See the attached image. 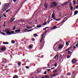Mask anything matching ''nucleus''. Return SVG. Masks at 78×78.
<instances>
[{
	"instance_id": "nucleus-27",
	"label": "nucleus",
	"mask_w": 78,
	"mask_h": 78,
	"mask_svg": "<svg viewBox=\"0 0 78 78\" xmlns=\"http://www.w3.org/2000/svg\"><path fill=\"white\" fill-rule=\"evenodd\" d=\"M11 43L12 44H15V41L14 40H12L11 41Z\"/></svg>"
},
{
	"instance_id": "nucleus-26",
	"label": "nucleus",
	"mask_w": 78,
	"mask_h": 78,
	"mask_svg": "<svg viewBox=\"0 0 78 78\" xmlns=\"http://www.w3.org/2000/svg\"><path fill=\"white\" fill-rule=\"evenodd\" d=\"M23 30L24 31H28V29L26 28H24L23 29Z\"/></svg>"
},
{
	"instance_id": "nucleus-62",
	"label": "nucleus",
	"mask_w": 78,
	"mask_h": 78,
	"mask_svg": "<svg viewBox=\"0 0 78 78\" xmlns=\"http://www.w3.org/2000/svg\"><path fill=\"white\" fill-rule=\"evenodd\" d=\"M55 69V67H53L51 68V70H53V69Z\"/></svg>"
},
{
	"instance_id": "nucleus-51",
	"label": "nucleus",
	"mask_w": 78,
	"mask_h": 78,
	"mask_svg": "<svg viewBox=\"0 0 78 78\" xmlns=\"http://www.w3.org/2000/svg\"><path fill=\"white\" fill-rule=\"evenodd\" d=\"M36 72H38V73H41V71H40L39 70H37V71H36Z\"/></svg>"
},
{
	"instance_id": "nucleus-58",
	"label": "nucleus",
	"mask_w": 78,
	"mask_h": 78,
	"mask_svg": "<svg viewBox=\"0 0 78 78\" xmlns=\"http://www.w3.org/2000/svg\"><path fill=\"white\" fill-rule=\"evenodd\" d=\"M75 46H76V47H78V43H77V44H76L75 45Z\"/></svg>"
},
{
	"instance_id": "nucleus-55",
	"label": "nucleus",
	"mask_w": 78,
	"mask_h": 78,
	"mask_svg": "<svg viewBox=\"0 0 78 78\" xmlns=\"http://www.w3.org/2000/svg\"><path fill=\"white\" fill-rule=\"evenodd\" d=\"M70 57L69 55H67V58H70Z\"/></svg>"
},
{
	"instance_id": "nucleus-20",
	"label": "nucleus",
	"mask_w": 78,
	"mask_h": 78,
	"mask_svg": "<svg viewBox=\"0 0 78 78\" xmlns=\"http://www.w3.org/2000/svg\"><path fill=\"white\" fill-rule=\"evenodd\" d=\"M26 28L27 29H31L32 28V27H28V26H26Z\"/></svg>"
},
{
	"instance_id": "nucleus-28",
	"label": "nucleus",
	"mask_w": 78,
	"mask_h": 78,
	"mask_svg": "<svg viewBox=\"0 0 78 78\" xmlns=\"http://www.w3.org/2000/svg\"><path fill=\"white\" fill-rule=\"evenodd\" d=\"M68 54H71L72 53V52L70 51H68Z\"/></svg>"
},
{
	"instance_id": "nucleus-11",
	"label": "nucleus",
	"mask_w": 78,
	"mask_h": 78,
	"mask_svg": "<svg viewBox=\"0 0 78 78\" xmlns=\"http://www.w3.org/2000/svg\"><path fill=\"white\" fill-rule=\"evenodd\" d=\"M78 13V11L76 10L74 12V15L75 16V15H76V14H77Z\"/></svg>"
},
{
	"instance_id": "nucleus-40",
	"label": "nucleus",
	"mask_w": 78,
	"mask_h": 78,
	"mask_svg": "<svg viewBox=\"0 0 78 78\" xmlns=\"http://www.w3.org/2000/svg\"><path fill=\"white\" fill-rule=\"evenodd\" d=\"M61 57H62V55L60 54L59 57V59H61Z\"/></svg>"
},
{
	"instance_id": "nucleus-2",
	"label": "nucleus",
	"mask_w": 78,
	"mask_h": 78,
	"mask_svg": "<svg viewBox=\"0 0 78 78\" xmlns=\"http://www.w3.org/2000/svg\"><path fill=\"white\" fill-rule=\"evenodd\" d=\"M58 46L59 49H61V48H62L63 47V44H59L58 43Z\"/></svg>"
},
{
	"instance_id": "nucleus-36",
	"label": "nucleus",
	"mask_w": 78,
	"mask_h": 78,
	"mask_svg": "<svg viewBox=\"0 0 78 78\" xmlns=\"http://www.w3.org/2000/svg\"><path fill=\"white\" fill-rule=\"evenodd\" d=\"M5 31H10V29H6L5 30Z\"/></svg>"
},
{
	"instance_id": "nucleus-54",
	"label": "nucleus",
	"mask_w": 78,
	"mask_h": 78,
	"mask_svg": "<svg viewBox=\"0 0 78 78\" xmlns=\"http://www.w3.org/2000/svg\"><path fill=\"white\" fill-rule=\"evenodd\" d=\"M50 76H54V74H53V75L51 74L50 75Z\"/></svg>"
},
{
	"instance_id": "nucleus-7",
	"label": "nucleus",
	"mask_w": 78,
	"mask_h": 78,
	"mask_svg": "<svg viewBox=\"0 0 78 78\" xmlns=\"http://www.w3.org/2000/svg\"><path fill=\"white\" fill-rule=\"evenodd\" d=\"M8 6H9V4L8 3L5 4L4 5V7L6 8H7V7H8Z\"/></svg>"
},
{
	"instance_id": "nucleus-34",
	"label": "nucleus",
	"mask_w": 78,
	"mask_h": 78,
	"mask_svg": "<svg viewBox=\"0 0 78 78\" xmlns=\"http://www.w3.org/2000/svg\"><path fill=\"white\" fill-rule=\"evenodd\" d=\"M54 6H53V5H52V4H51V5H50V8H53V7Z\"/></svg>"
},
{
	"instance_id": "nucleus-59",
	"label": "nucleus",
	"mask_w": 78,
	"mask_h": 78,
	"mask_svg": "<svg viewBox=\"0 0 78 78\" xmlns=\"http://www.w3.org/2000/svg\"><path fill=\"white\" fill-rule=\"evenodd\" d=\"M57 9H59V6L58 5L57 7Z\"/></svg>"
},
{
	"instance_id": "nucleus-63",
	"label": "nucleus",
	"mask_w": 78,
	"mask_h": 78,
	"mask_svg": "<svg viewBox=\"0 0 78 78\" xmlns=\"http://www.w3.org/2000/svg\"><path fill=\"white\" fill-rule=\"evenodd\" d=\"M47 29L46 28V27L44 28H43V30H45Z\"/></svg>"
},
{
	"instance_id": "nucleus-4",
	"label": "nucleus",
	"mask_w": 78,
	"mask_h": 78,
	"mask_svg": "<svg viewBox=\"0 0 78 78\" xmlns=\"http://www.w3.org/2000/svg\"><path fill=\"white\" fill-rule=\"evenodd\" d=\"M71 62L72 64H75L76 62V60L73 58Z\"/></svg>"
},
{
	"instance_id": "nucleus-16",
	"label": "nucleus",
	"mask_w": 78,
	"mask_h": 78,
	"mask_svg": "<svg viewBox=\"0 0 78 78\" xmlns=\"http://www.w3.org/2000/svg\"><path fill=\"white\" fill-rule=\"evenodd\" d=\"M33 36H35L36 37H38V35H37V34H34Z\"/></svg>"
},
{
	"instance_id": "nucleus-25",
	"label": "nucleus",
	"mask_w": 78,
	"mask_h": 78,
	"mask_svg": "<svg viewBox=\"0 0 78 78\" xmlns=\"http://www.w3.org/2000/svg\"><path fill=\"white\" fill-rule=\"evenodd\" d=\"M18 76H17V75H15L13 77V78H18Z\"/></svg>"
},
{
	"instance_id": "nucleus-6",
	"label": "nucleus",
	"mask_w": 78,
	"mask_h": 78,
	"mask_svg": "<svg viewBox=\"0 0 78 78\" xmlns=\"http://www.w3.org/2000/svg\"><path fill=\"white\" fill-rule=\"evenodd\" d=\"M52 4L54 5V6H57V3L56 2H52Z\"/></svg>"
},
{
	"instance_id": "nucleus-52",
	"label": "nucleus",
	"mask_w": 78,
	"mask_h": 78,
	"mask_svg": "<svg viewBox=\"0 0 78 78\" xmlns=\"http://www.w3.org/2000/svg\"><path fill=\"white\" fill-rule=\"evenodd\" d=\"M34 40H35V39H34V38H32V41H34Z\"/></svg>"
},
{
	"instance_id": "nucleus-30",
	"label": "nucleus",
	"mask_w": 78,
	"mask_h": 78,
	"mask_svg": "<svg viewBox=\"0 0 78 78\" xmlns=\"http://www.w3.org/2000/svg\"><path fill=\"white\" fill-rule=\"evenodd\" d=\"M29 48H30V49H32V46L31 45H30L29 46Z\"/></svg>"
},
{
	"instance_id": "nucleus-42",
	"label": "nucleus",
	"mask_w": 78,
	"mask_h": 78,
	"mask_svg": "<svg viewBox=\"0 0 78 78\" xmlns=\"http://www.w3.org/2000/svg\"><path fill=\"white\" fill-rule=\"evenodd\" d=\"M3 16H4V17H6V16L5 15V13H3Z\"/></svg>"
},
{
	"instance_id": "nucleus-22",
	"label": "nucleus",
	"mask_w": 78,
	"mask_h": 78,
	"mask_svg": "<svg viewBox=\"0 0 78 78\" xmlns=\"http://www.w3.org/2000/svg\"><path fill=\"white\" fill-rule=\"evenodd\" d=\"M73 45H71L70 47H69V48L70 50V49H72V47H73Z\"/></svg>"
},
{
	"instance_id": "nucleus-18",
	"label": "nucleus",
	"mask_w": 78,
	"mask_h": 78,
	"mask_svg": "<svg viewBox=\"0 0 78 78\" xmlns=\"http://www.w3.org/2000/svg\"><path fill=\"white\" fill-rule=\"evenodd\" d=\"M3 44H9V43H8V42H3Z\"/></svg>"
},
{
	"instance_id": "nucleus-44",
	"label": "nucleus",
	"mask_w": 78,
	"mask_h": 78,
	"mask_svg": "<svg viewBox=\"0 0 78 78\" xmlns=\"http://www.w3.org/2000/svg\"><path fill=\"white\" fill-rule=\"evenodd\" d=\"M47 25V23L45 22L43 24V25Z\"/></svg>"
},
{
	"instance_id": "nucleus-14",
	"label": "nucleus",
	"mask_w": 78,
	"mask_h": 78,
	"mask_svg": "<svg viewBox=\"0 0 78 78\" xmlns=\"http://www.w3.org/2000/svg\"><path fill=\"white\" fill-rule=\"evenodd\" d=\"M55 59H57L58 58V55H56L55 57Z\"/></svg>"
},
{
	"instance_id": "nucleus-45",
	"label": "nucleus",
	"mask_w": 78,
	"mask_h": 78,
	"mask_svg": "<svg viewBox=\"0 0 78 78\" xmlns=\"http://www.w3.org/2000/svg\"><path fill=\"white\" fill-rule=\"evenodd\" d=\"M47 76H42V78H44V77H45L46 78H47Z\"/></svg>"
},
{
	"instance_id": "nucleus-38",
	"label": "nucleus",
	"mask_w": 78,
	"mask_h": 78,
	"mask_svg": "<svg viewBox=\"0 0 78 78\" xmlns=\"http://www.w3.org/2000/svg\"><path fill=\"white\" fill-rule=\"evenodd\" d=\"M73 6L70 7V9L71 11H72L73 10Z\"/></svg>"
},
{
	"instance_id": "nucleus-60",
	"label": "nucleus",
	"mask_w": 78,
	"mask_h": 78,
	"mask_svg": "<svg viewBox=\"0 0 78 78\" xmlns=\"http://www.w3.org/2000/svg\"><path fill=\"white\" fill-rule=\"evenodd\" d=\"M26 69H29V67L28 66H26Z\"/></svg>"
},
{
	"instance_id": "nucleus-46",
	"label": "nucleus",
	"mask_w": 78,
	"mask_h": 78,
	"mask_svg": "<svg viewBox=\"0 0 78 78\" xmlns=\"http://www.w3.org/2000/svg\"><path fill=\"white\" fill-rule=\"evenodd\" d=\"M67 19H67L66 20H65V21H63V23H64V22H66V20H67Z\"/></svg>"
},
{
	"instance_id": "nucleus-49",
	"label": "nucleus",
	"mask_w": 78,
	"mask_h": 78,
	"mask_svg": "<svg viewBox=\"0 0 78 78\" xmlns=\"http://www.w3.org/2000/svg\"><path fill=\"white\" fill-rule=\"evenodd\" d=\"M44 75H46L47 74V72L44 71Z\"/></svg>"
},
{
	"instance_id": "nucleus-43",
	"label": "nucleus",
	"mask_w": 78,
	"mask_h": 78,
	"mask_svg": "<svg viewBox=\"0 0 78 78\" xmlns=\"http://www.w3.org/2000/svg\"><path fill=\"white\" fill-rule=\"evenodd\" d=\"M47 31H48V30H46L44 32V34L47 33Z\"/></svg>"
},
{
	"instance_id": "nucleus-9",
	"label": "nucleus",
	"mask_w": 78,
	"mask_h": 78,
	"mask_svg": "<svg viewBox=\"0 0 78 78\" xmlns=\"http://www.w3.org/2000/svg\"><path fill=\"white\" fill-rule=\"evenodd\" d=\"M6 34H9V35H11V32L9 31H7L6 32Z\"/></svg>"
},
{
	"instance_id": "nucleus-17",
	"label": "nucleus",
	"mask_w": 78,
	"mask_h": 78,
	"mask_svg": "<svg viewBox=\"0 0 78 78\" xmlns=\"http://www.w3.org/2000/svg\"><path fill=\"white\" fill-rule=\"evenodd\" d=\"M52 18H54V17H55V14L54 13V12H53L51 16Z\"/></svg>"
},
{
	"instance_id": "nucleus-32",
	"label": "nucleus",
	"mask_w": 78,
	"mask_h": 78,
	"mask_svg": "<svg viewBox=\"0 0 78 78\" xmlns=\"http://www.w3.org/2000/svg\"><path fill=\"white\" fill-rule=\"evenodd\" d=\"M69 45V43H68V42H66V45H67V46H68V45Z\"/></svg>"
},
{
	"instance_id": "nucleus-64",
	"label": "nucleus",
	"mask_w": 78,
	"mask_h": 78,
	"mask_svg": "<svg viewBox=\"0 0 78 78\" xmlns=\"http://www.w3.org/2000/svg\"><path fill=\"white\" fill-rule=\"evenodd\" d=\"M76 9H78V5L76 6Z\"/></svg>"
},
{
	"instance_id": "nucleus-31",
	"label": "nucleus",
	"mask_w": 78,
	"mask_h": 78,
	"mask_svg": "<svg viewBox=\"0 0 78 78\" xmlns=\"http://www.w3.org/2000/svg\"><path fill=\"white\" fill-rule=\"evenodd\" d=\"M69 50H70L69 48L66 49V50L65 51H66V52H67V51H69Z\"/></svg>"
},
{
	"instance_id": "nucleus-47",
	"label": "nucleus",
	"mask_w": 78,
	"mask_h": 78,
	"mask_svg": "<svg viewBox=\"0 0 78 78\" xmlns=\"http://www.w3.org/2000/svg\"><path fill=\"white\" fill-rule=\"evenodd\" d=\"M67 75H69H69H71V73H68Z\"/></svg>"
},
{
	"instance_id": "nucleus-53",
	"label": "nucleus",
	"mask_w": 78,
	"mask_h": 78,
	"mask_svg": "<svg viewBox=\"0 0 78 78\" xmlns=\"http://www.w3.org/2000/svg\"><path fill=\"white\" fill-rule=\"evenodd\" d=\"M58 71V70H56L55 71H53V73H56V72Z\"/></svg>"
},
{
	"instance_id": "nucleus-24",
	"label": "nucleus",
	"mask_w": 78,
	"mask_h": 78,
	"mask_svg": "<svg viewBox=\"0 0 78 78\" xmlns=\"http://www.w3.org/2000/svg\"><path fill=\"white\" fill-rule=\"evenodd\" d=\"M59 75L58 73H56L55 74H54V76H57V75Z\"/></svg>"
},
{
	"instance_id": "nucleus-61",
	"label": "nucleus",
	"mask_w": 78,
	"mask_h": 78,
	"mask_svg": "<svg viewBox=\"0 0 78 78\" xmlns=\"http://www.w3.org/2000/svg\"><path fill=\"white\" fill-rule=\"evenodd\" d=\"M54 66H55V67H56V66H57V63H56L55 64Z\"/></svg>"
},
{
	"instance_id": "nucleus-23",
	"label": "nucleus",
	"mask_w": 78,
	"mask_h": 78,
	"mask_svg": "<svg viewBox=\"0 0 78 78\" xmlns=\"http://www.w3.org/2000/svg\"><path fill=\"white\" fill-rule=\"evenodd\" d=\"M24 20L25 19H20V21H21V22H23V21H24Z\"/></svg>"
},
{
	"instance_id": "nucleus-1",
	"label": "nucleus",
	"mask_w": 78,
	"mask_h": 78,
	"mask_svg": "<svg viewBox=\"0 0 78 78\" xmlns=\"http://www.w3.org/2000/svg\"><path fill=\"white\" fill-rule=\"evenodd\" d=\"M59 47V46L58 45V44L56 45V44H55L53 46L54 50L56 51H58V48Z\"/></svg>"
},
{
	"instance_id": "nucleus-33",
	"label": "nucleus",
	"mask_w": 78,
	"mask_h": 78,
	"mask_svg": "<svg viewBox=\"0 0 78 78\" xmlns=\"http://www.w3.org/2000/svg\"><path fill=\"white\" fill-rule=\"evenodd\" d=\"M69 6L70 7H72V6H72V3H70L69 4Z\"/></svg>"
},
{
	"instance_id": "nucleus-57",
	"label": "nucleus",
	"mask_w": 78,
	"mask_h": 78,
	"mask_svg": "<svg viewBox=\"0 0 78 78\" xmlns=\"http://www.w3.org/2000/svg\"><path fill=\"white\" fill-rule=\"evenodd\" d=\"M51 29L52 30H54V28H53V27H51Z\"/></svg>"
},
{
	"instance_id": "nucleus-10",
	"label": "nucleus",
	"mask_w": 78,
	"mask_h": 78,
	"mask_svg": "<svg viewBox=\"0 0 78 78\" xmlns=\"http://www.w3.org/2000/svg\"><path fill=\"white\" fill-rule=\"evenodd\" d=\"M44 6H45V9L47 8V7H48V5L47 3H45L44 4Z\"/></svg>"
},
{
	"instance_id": "nucleus-50",
	"label": "nucleus",
	"mask_w": 78,
	"mask_h": 78,
	"mask_svg": "<svg viewBox=\"0 0 78 78\" xmlns=\"http://www.w3.org/2000/svg\"><path fill=\"white\" fill-rule=\"evenodd\" d=\"M62 15V13L61 12H60V14H59L60 17H61V16Z\"/></svg>"
},
{
	"instance_id": "nucleus-5",
	"label": "nucleus",
	"mask_w": 78,
	"mask_h": 78,
	"mask_svg": "<svg viewBox=\"0 0 78 78\" xmlns=\"http://www.w3.org/2000/svg\"><path fill=\"white\" fill-rule=\"evenodd\" d=\"M69 3L68 2H65L61 5V6H64V5H67V4Z\"/></svg>"
},
{
	"instance_id": "nucleus-48",
	"label": "nucleus",
	"mask_w": 78,
	"mask_h": 78,
	"mask_svg": "<svg viewBox=\"0 0 78 78\" xmlns=\"http://www.w3.org/2000/svg\"><path fill=\"white\" fill-rule=\"evenodd\" d=\"M1 34H3L4 35H5V34H6L4 33L3 32H2Z\"/></svg>"
},
{
	"instance_id": "nucleus-29",
	"label": "nucleus",
	"mask_w": 78,
	"mask_h": 78,
	"mask_svg": "<svg viewBox=\"0 0 78 78\" xmlns=\"http://www.w3.org/2000/svg\"><path fill=\"white\" fill-rule=\"evenodd\" d=\"M53 28H54V29H55V28H57L58 27H56V26H55L53 27Z\"/></svg>"
},
{
	"instance_id": "nucleus-12",
	"label": "nucleus",
	"mask_w": 78,
	"mask_h": 78,
	"mask_svg": "<svg viewBox=\"0 0 78 78\" xmlns=\"http://www.w3.org/2000/svg\"><path fill=\"white\" fill-rule=\"evenodd\" d=\"M15 31L16 33H17V32H20V29L16 30Z\"/></svg>"
},
{
	"instance_id": "nucleus-37",
	"label": "nucleus",
	"mask_w": 78,
	"mask_h": 78,
	"mask_svg": "<svg viewBox=\"0 0 78 78\" xmlns=\"http://www.w3.org/2000/svg\"><path fill=\"white\" fill-rule=\"evenodd\" d=\"M61 20V19H56V21H59V20Z\"/></svg>"
},
{
	"instance_id": "nucleus-41",
	"label": "nucleus",
	"mask_w": 78,
	"mask_h": 78,
	"mask_svg": "<svg viewBox=\"0 0 78 78\" xmlns=\"http://www.w3.org/2000/svg\"><path fill=\"white\" fill-rule=\"evenodd\" d=\"M10 10V9H9L8 10H7V11H6L5 12H8V11H9Z\"/></svg>"
},
{
	"instance_id": "nucleus-21",
	"label": "nucleus",
	"mask_w": 78,
	"mask_h": 78,
	"mask_svg": "<svg viewBox=\"0 0 78 78\" xmlns=\"http://www.w3.org/2000/svg\"><path fill=\"white\" fill-rule=\"evenodd\" d=\"M33 29H32L30 30H28V31H27V32H30V31H33Z\"/></svg>"
},
{
	"instance_id": "nucleus-39",
	"label": "nucleus",
	"mask_w": 78,
	"mask_h": 78,
	"mask_svg": "<svg viewBox=\"0 0 78 78\" xmlns=\"http://www.w3.org/2000/svg\"><path fill=\"white\" fill-rule=\"evenodd\" d=\"M11 34H13V33H14V31H12L11 32Z\"/></svg>"
},
{
	"instance_id": "nucleus-15",
	"label": "nucleus",
	"mask_w": 78,
	"mask_h": 78,
	"mask_svg": "<svg viewBox=\"0 0 78 78\" xmlns=\"http://www.w3.org/2000/svg\"><path fill=\"white\" fill-rule=\"evenodd\" d=\"M18 65L19 66H21V62H18Z\"/></svg>"
},
{
	"instance_id": "nucleus-3",
	"label": "nucleus",
	"mask_w": 78,
	"mask_h": 78,
	"mask_svg": "<svg viewBox=\"0 0 78 78\" xmlns=\"http://www.w3.org/2000/svg\"><path fill=\"white\" fill-rule=\"evenodd\" d=\"M7 60L5 59H3V61L1 62V64L2 65H4V63H6Z\"/></svg>"
},
{
	"instance_id": "nucleus-56",
	"label": "nucleus",
	"mask_w": 78,
	"mask_h": 78,
	"mask_svg": "<svg viewBox=\"0 0 78 78\" xmlns=\"http://www.w3.org/2000/svg\"><path fill=\"white\" fill-rule=\"evenodd\" d=\"M43 40V38H41V39L40 40V42H41L42 41V40Z\"/></svg>"
},
{
	"instance_id": "nucleus-13",
	"label": "nucleus",
	"mask_w": 78,
	"mask_h": 78,
	"mask_svg": "<svg viewBox=\"0 0 78 78\" xmlns=\"http://www.w3.org/2000/svg\"><path fill=\"white\" fill-rule=\"evenodd\" d=\"M6 9H7V8L5 7H3L2 9V10L4 11H5V10H6Z\"/></svg>"
},
{
	"instance_id": "nucleus-35",
	"label": "nucleus",
	"mask_w": 78,
	"mask_h": 78,
	"mask_svg": "<svg viewBox=\"0 0 78 78\" xmlns=\"http://www.w3.org/2000/svg\"><path fill=\"white\" fill-rule=\"evenodd\" d=\"M16 28V26H15L12 29V30H14Z\"/></svg>"
},
{
	"instance_id": "nucleus-8",
	"label": "nucleus",
	"mask_w": 78,
	"mask_h": 78,
	"mask_svg": "<svg viewBox=\"0 0 78 78\" xmlns=\"http://www.w3.org/2000/svg\"><path fill=\"white\" fill-rule=\"evenodd\" d=\"M1 50L2 51H6V48L4 47H2L1 48Z\"/></svg>"
},
{
	"instance_id": "nucleus-19",
	"label": "nucleus",
	"mask_w": 78,
	"mask_h": 78,
	"mask_svg": "<svg viewBox=\"0 0 78 78\" xmlns=\"http://www.w3.org/2000/svg\"><path fill=\"white\" fill-rule=\"evenodd\" d=\"M42 27V25H37L36 26L37 28H40V27Z\"/></svg>"
}]
</instances>
